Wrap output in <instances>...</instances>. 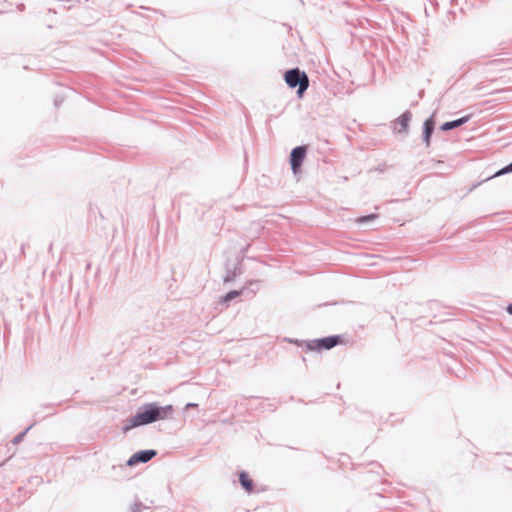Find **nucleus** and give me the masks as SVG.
I'll use <instances>...</instances> for the list:
<instances>
[{"mask_svg":"<svg viewBox=\"0 0 512 512\" xmlns=\"http://www.w3.org/2000/svg\"><path fill=\"white\" fill-rule=\"evenodd\" d=\"M172 413V406L159 407L156 404H148L141 408L137 414L126 421L123 427L124 432H128L132 428L146 425L157 420L168 418Z\"/></svg>","mask_w":512,"mask_h":512,"instance_id":"1","label":"nucleus"},{"mask_svg":"<svg viewBox=\"0 0 512 512\" xmlns=\"http://www.w3.org/2000/svg\"><path fill=\"white\" fill-rule=\"evenodd\" d=\"M284 79L289 87L295 88L298 86L297 94L299 97L303 96L309 86L308 76L298 68L286 71Z\"/></svg>","mask_w":512,"mask_h":512,"instance_id":"2","label":"nucleus"},{"mask_svg":"<svg viewBox=\"0 0 512 512\" xmlns=\"http://www.w3.org/2000/svg\"><path fill=\"white\" fill-rule=\"evenodd\" d=\"M341 338L339 336H329L322 339L311 340L305 343V348L308 351L329 350L336 345L340 344Z\"/></svg>","mask_w":512,"mask_h":512,"instance_id":"3","label":"nucleus"},{"mask_svg":"<svg viewBox=\"0 0 512 512\" xmlns=\"http://www.w3.org/2000/svg\"><path fill=\"white\" fill-rule=\"evenodd\" d=\"M306 152V146H298L292 150L290 156V163L294 174H297L300 171L302 162L306 157Z\"/></svg>","mask_w":512,"mask_h":512,"instance_id":"4","label":"nucleus"},{"mask_svg":"<svg viewBox=\"0 0 512 512\" xmlns=\"http://www.w3.org/2000/svg\"><path fill=\"white\" fill-rule=\"evenodd\" d=\"M155 455H156L155 450L139 451V452L135 453L134 455H132V457L128 460L127 463L130 466L135 465L139 462L146 463L149 460H151Z\"/></svg>","mask_w":512,"mask_h":512,"instance_id":"5","label":"nucleus"},{"mask_svg":"<svg viewBox=\"0 0 512 512\" xmlns=\"http://www.w3.org/2000/svg\"><path fill=\"white\" fill-rule=\"evenodd\" d=\"M411 120V113L405 112L399 116L394 122V131L397 133H404L408 129L409 122Z\"/></svg>","mask_w":512,"mask_h":512,"instance_id":"6","label":"nucleus"},{"mask_svg":"<svg viewBox=\"0 0 512 512\" xmlns=\"http://www.w3.org/2000/svg\"><path fill=\"white\" fill-rule=\"evenodd\" d=\"M239 481L242 487L248 492L251 493L253 491V481L246 472H241L239 475Z\"/></svg>","mask_w":512,"mask_h":512,"instance_id":"7","label":"nucleus"},{"mask_svg":"<svg viewBox=\"0 0 512 512\" xmlns=\"http://www.w3.org/2000/svg\"><path fill=\"white\" fill-rule=\"evenodd\" d=\"M434 120L433 118H429L424 123V140L427 145L430 143V137L434 129Z\"/></svg>","mask_w":512,"mask_h":512,"instance_id":"8","label":"nucleus"},{"mask_svg":"<svg viewBox=\"0 0 512 512\" xmlns=\"http://www.w3.org/2000/svg\"><path fill=\"white\" fill-rule=\"evenodd\" d=\"M467 119H468L467 117H463V118H460L455 121L445 122L444 124H442L441 129L446 131V130L456 128V127L464 124L467 121Z\"/></svg>","mask_w":512,"mask_h":512,"instance_id":"9","label":"nucleus"},{"mask_svg":"<svg viewBox=\"0 0 512 512\" xmlns=\"http://www.w3.org/2000/svg\"><path fill=\"white\" fill-rule=\"evenodd\" d=\"M377 218H378L377 214H370V215H367V216H362V217L357 218L356 222L359 223V224H363V223H366L368 221L375 220Z\"/></svg>","mask_w":512,"mask_h":512,"instance_id":"10","label":"nucleus"},{"mask_svg":"<svg viewBox=\"0 0 512 512\" xmlns=\"http://www.w3.org/2000/svg\"><path fill=\"white\" fill-rule=\"evenodd\" d=\"M239 295H240V292H239V291H236V290H234V291H230V292H228V293H227V294L222 298V301H223L224 303H227V302H229L230 300H232V299H234V298L238 297Z\"/></svg>","mask_w":512,"mask_h":512,"instance_id":"11","label":"nucleus"},{"mask_svg":"<svg viewBox=\"0 0 512 512\" xmlns=\"http://www.w3.org/2000/svg\"><path fill=\"white\" fill-rule=\"evenodd\" d=\"M511 171H512V163L510 165H508L507 167L503 168L502 170L498 171L494 176H499V175H502L504 173L511 172Z\"/></svg>","mask_w":512,"mask_h":512,"instance_id":"12","label":"nucleus"},{"mask_svg":"<svg viewBox=\"0 0 512 512\" xmlns=\"http://www.w3.org/2000/svg\"><path fill=\"white\" fill-rule=\"evenodd\" d=\"M507 312L512 315V304L507 307Z\"/></svg>","mask_w":512,"mask_h":512,"instance_id":"13","label":"nucleus"}]
</instances>
